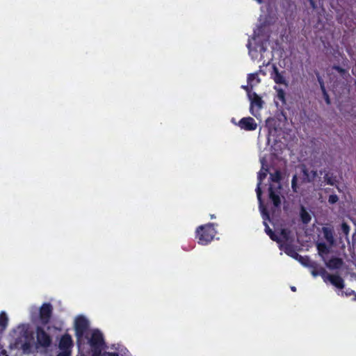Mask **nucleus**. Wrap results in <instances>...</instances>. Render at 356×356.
I'll return each mask as SVG.
<instances>
[{
    "mask_svg": "<svg viewBox=\"0 0 356 356\" xmlns=\"http://www.w3.org/2000/svg\"><path fill=\"white\" fill-rule=\"evenodd\" d=\"M270 184L268 188V196L271 202L266 206L270 213V219H267L274 227V231L280 239L275 241L278 244L279 249L289 256V215L287 213V202H284V211H282L281 197L284 198L282 194V187L280 184L282 174L280 170H276L275 173L270 174Z\"/></svg>",
    "mask_w": 356,
    "mask_h": 356,
    "instance_id": "1",
    "label": "nucleus"
},
{
    "mask_svg": "<svg viewBox=\"0 0 356 356\" xmlns=\"http://www.w3.org/2000/svg\"><path fill=\"white\" fill-rule=\"evenodd\" d=\"M277 94L274 102L277 110L273 118L266 120V127L269 134L275 136L273 148L276 154H282L284 150L288 149L289 145V130L286 129L287 111H289V104L287 102L286 93L279 86H274Z\"/></svg>",
    "mask_w": 356,
    "mask_h": 356,
    "instance_id": "2",
    "label": "nucleus"
},
{
    "mask_svg": "<svg viewBox=\"0 0 356 356\" xmlns=\"http://www.w3.org/2000/svg\"><path fill=\"white\" fill-rule=\"evenodd\" d=\"M268 172V169L265 168H264V166H262L261 169L258 172V182L256 188V193L259 204V211L263 218V224L265 227V232L272 241H280V239L277 237V234L275 232H273L272 229L270 228L269 225L267 223V219H270V213L268 207L264 204L265 202H264L262 200V191L261 188V185L262 184L263 180L266 177Z\"/></svg>",
    "mask_w": 356,
    "mask_h": 356,
    "instance_id": "3",
    "label": "nucleus"
},
{
    "mask_svg": "<svg viewBox=\"0 0 356 356\" xmlns=\"http://www.w3.org/2000/svg\"><path fill=\"white\" fill-rule=\"evenodd\" d=\"M14 332L17 334L14 342L9 345L10 350H22L25 354H29L32 350V343L34 340V332L31 330L29 325L22 324L17 326Z\"/></svg>",
    "mask_w": 356,
    "mask_h": 356,
    "instance_id": "4",
    "label": "nucleus"
},
{
    "mask_svg": "<svg viewBox=\"0 0 356 356\" xmlns=\"http://www.w3.org/2000/svg\"><path fill=\"white\" fill-rule=\"evenodd\" d=\"M89 322L87 318L83 316H80L76 318L74 323L75 337L76 339V345L79 351L85 349L86 340L88 341L89 336Z\"/></svg>",
    "mask_w": 356,
    "mask_h": 356,
    "instance_id": "5",
    "label": "nucleus"
},
{
    "mask_svg": "<svg viewBox=\"0 0 356 356\" xmlns=\"http://www.w3.org/2000/svg\"><path fill=\"white\" fill-rule=\"evenodd\" d=\"M214 223H207L197 227L195 238L199 244L206 245L213 241L217 232Z\"/></svg>",
    "mask_w": 356,
    "mask_h": 356,
    "instance_id": "6",
    "label": "nucleus"
},
{
    "mask_svg": "<svg viewBox=\"0 0 356 356\" xmlns=\"http://www.w3.org/2000/svg\"><path fill=\"white\" fill-rule=\"evenodd\" d=\"M301 172L302 175L298 178L296 175L293 177L291 181V186L295 192H298V188L299 182L300 183H308L312 181L317 175L316 171L312 170L311 173H309L305 166L301 167Z\"/></svg>",
    "mask_w": 356,
    "mask_h": 356,
    "instance_id": "7",
    "label": "nucleus"
},
{
    "mask_svg": "<svg viewBox=\"0 0 356 356\" xmlns=\"http://www.w3.org/2000/svg\"><path fill=\"white\" fill-rule=\"evenodd\" d=\"M37 347L49 348L52 343L51 335L44 330V327L37 326L35 329Z\"/></svg>",
    "mask_w": 356,
    "mask_h": 356,
    "instance_id": "8",
    "label": "nucleus"
},
{
    "mask_svg": "<svg viewBox=\"0 0 356 356\" xmlns=\"http://www.w3.org/2000/svg\"><path fill=\"white\" fill-rule=\"evenodd\" d=\"M53 314V307L51 303L45 302L42 305L39 309V318L42 325H45L50 321Z\"/></svg>",
    "mask_w": 356,
    "mask_h": 356,
    "instance_id": "9",
    "label": "nucleus"
},
{
    "mask_svg": "<svg viewBox=\"0 0 356 356\" xmlns=\"http://www.w3.org/2000/svg\"><path fill=\"white\" fill-rule=\"evenodd\" d=\"M73 346V340L69 334L66 333L60 337L58 343V348L60 351L68 352L70 355L72 356Z\"/></svg>",
    "mask_w": 356,
    "mask_h": 356,
    "instance_id": "10",
    "label": "nucleus"
},
{
    "mask_svg": "<svg viewBox=\"0 0 356 356\" xmlns=\"http://www.w3.org/2000/svg\"><path fill=\"white\" fill-rule=\"evenodd\" d=\"M323 281L325 282H330L333 286L337 287V289H342L344 288V281L338 275H331L327 273V274H325L323 272Z\"/></svg>",
    "mask_w": 356,
    "mask_h": 356,
    "instance_id": "11",
    "label": "nucleus"
},
{
    "mask_svg": "<svg viewBox=\"0 0 356 356\" xmlns=\"http://www.w3.org/2000/svg\"><path fill=\"white\" fill-rule=\"evenodd\" d=\"M241 129L251 131H254L257 128V124L251 117H245L241 118L236 124Z\"/></svg>",
    "mask_w": 356,
    "mask_h": 356,
    "instance_id": "12",
    "label": "nucleus"
},
{
    "mask_svg": "<svg viewBox=\"0 0 356 356\" xmlns=\"http://www.w3.org/2000/svg\"><path fill=\"white\" fill-rule=\"evenodd\" d=\"M264 101L261 97H259L256 92H253L252 97H250V113L256 116L254 113V108H256L258 111L260 110L263 107Z\"/></svg>",
    "mask_w": 356,
    "mask_h": 356,
    "instance_id": "13",
    "label": "nucleus"
},
{
    "mask_svg": "<svg viewBox=\"0 0 356 356\" xmlns=\"http://www.w3.org/2000/svg\"><path fill=\"white\" fill-rule=\"evenodd\" d=\"M325 266L330 270L339 269L343 265V261L338 257H332L329 259L323 258Z\"/></svg>",
    "mask_w": 356,
    "mask_h": 356,
    "instance_id": "14",
    "label": "nucleus"
},
{
    "mask_svg": "<svg viewBox=\"0 0 356 356\" xmlns=\"http://www.w3.org/2000/svg\"><path fill=\"white\" fill-rule=\"evenodd\" d=\"M270 77L274 80L277 84H284L287 86L283 72H280L278 68L273 65V71L270 73Z\"/></svg>",
    "mask_w": 356,
    "mask_h": 356,
    "instance_id": "15",
    "label": "nucleus"
},
{
    "mask_svg": "<svg viewBox=\"0 0 356 356\" xmlns=\"http://www.w3.org/2000/svg\"><path fill=\"white\" fill-rule=\"evenodd\" d=\"M8 324V318L5 312L0 313V334L6 330Z\"/></svg>",
    "mask_w": 356,
    "mask_h": 356,
    "instance_id": "16",
    "label": "nucleus"
},
{
    "mask_svg": "<svg viewBox=\"0 0 356 356\" xmlns=\"http://www.w3.org/2000/svg\"><path fill=\"white\" fill-rule=\"evenodd\" d=\"M323 232L324 234V237L326 241L330 244L333 245L334 242V236H333V231L332 229L329 227H323Z\"/></svg>",
    "mask_w": 356,
    "mask_h": 356,
    "instance_id": "17",
    "label": "nucleus"
},
{
    "mask_svg": "<svg viewBox=\"0 0 356 356\" xmlns=\"http://www.w3.org/2000/svg\"><path fill=\"white\" fill-rule=\"evenodd\" d=\"M317 249L320 256L323 258H326L325 255L327 254L330 252L329 248L324 243H320L317 244Z\"/></svg>",
    "mask_w": 356,
    "mask_h": 356,
    "instance_id": "18",
    "label": "nucleus"
},
{
    "mask_svg": "<svg viewBox=\"0 0 356 356\" xmlns=\"http://www.w3.org/2000/svg\"><path fill=\"white\" fill-rule=\"evenodd\" d=\"M300 216L302 222L304 224H307L311 220V215L305 210L302 206L300 208Z\"/></svg>",
    "mask_w": 356,
    "mask_h": 356,
    "instance_id": "19",
    "label": "nucleus"
},
{
    "mask_svg": "<svg viewBox=\"0 0 356 356\" xmlns=\"http://www.w3.org/2000/svg\"><path fill=\"white\" fill-rule=\"evenodd\" d=\"M254 81H256L257 83L260 82V79L258 76V74L257 73L249 74L248 76V79H247L248 85H250L251 87H252L253 82Z\"/></svg>",
    "mask_w": 356,
    "mask_h": 356,
    "instance_id": "20",
    "label": "nucleus"
},
{
    "mask_svg": "<svg viewBox=\"0 0 356 356\" xmlns=\"http://www.w3.org/2000/svg\"><path fill=\"white\" fill-rule=\"evenodd\" d=\"M323 272L325 273V274H327V270L325 268H320L319 269H315L314 268L312 271V275L314 277H316L318 275H320L323 279V276L324 275H323Z\"/></svg>",
    "mask_w": 356,
    "mask_h": 356,
    "instance_id": "21",
    "label": "nucleus"
},
{
    "mask_svg": "<svg viewBox=\"0 0 356 356\" xmlns=\"http://www.w3.org/2000/svg\"><path fill=\"white\" fill-rule=\"evenodd\" d=\"M325 181L329 185L334 186L335 185V180L330 176H329L328 174H326L324 177Z\"/></svg>",
    "mask_w": 356,
    "mask_h": 356,
    "instance_id": "22",
    "label": "nucleus"
},
{
    "mask_svg": "<svg viewBox=\"0 0 356 356\" xmlns=\"http://www.w3.org/2000/svg\"><path fill=\"white\" fill-rule=\"evenodd\" d=\"M316 77H317V80H318V81L319 83V85H320V87H321V90H324L325 89V84H324L323 79L321 78V76H320V74H319V73L318 72H316Z\"/></svg>",
    "mask_w": 356,
    "mask_h": 356,
    "instance_id": "23",
    "label": "nucleus"
},
{
    "mask_svg": "<svg viewBox=\"0 0 356 356\" xmlns=\"http://www.w3.org/2000/svg\"><path fill=\"white\" fill-rule=\"evenodd\" d=\"M341 230L346 236H348L350 232V227L346 222H343L341 225Z\"/></svg>",
    "mask_w": 356,
    "mask_h": 356,
    "instance_id": "24",
    "label": "nucleus"
},
{
    "mask_svg": "<svg viewBox=\"0 0 356 356\" xmlns=\"http://www.w3.org/2000/svg\"><path fill=\"white\" fill-rule=\"evenodd\" d=\"M339 197L337 195H331L329 197L328 202L330 204H334L338 202Z\"/></svg>",
    "mask_w": 356,
    "mask_h": 356,
    "instance_id": "25",
    "label": "nucleus"
},
{
    "mask_svg": "<svg viewBox=\"0 0 356 356\" xmlns=\"http://www.w3.org/2000/svg\"><path fill=\"white\" fill-rule=\"evenodd\" d=\"M321 91L323 95V97H324L326 104L328 105L330 104V99L329 95H328L326 90L325 89L324 90H321Z\"/></svg>",
    "mask_w": 356,
    "mask_h": 356,
    "instance_id": "26",
    "label": "nucleus"
},
{
    "mask_svg": "<svg viewBox=\"0 0 356 356\" xmlns=\"http://www.w3.org/2000/svg\"><path fill=\"white\" fill-rule=\"evenodd\" d=\"M0 356H9L7 351L3 349V346L0 345Z\"/></svg>",
    "mask_w": 356,
    "mask_h": 356,
    "instance_id": "27",
    "label": "nucleus"
},
{
    "mask_svg": "<svg viewBox=\"0 0 356 356\" xmlns=\"http://www.w3.org/2000/svg\"><path fill=\"white\" fill-rule=\"evenodd\" d=\"M104 356H119V355L117 353L106 352Z\"/></svg>",
    "mask_w": 356,
    "mask_h": 356,
    "instance_id": "28",
    "label": "nucleus"
},
{
    "mask_svg": "<svg viewBox=\"0 0 356 356\" xmlns=\"http://www.w3.org/2000/svg\"><path fill=\"white\" fill-rule=\"evenodd\" d=\"M333 68L341 74H343L345 72V70L339 66H334Z\"/></svg>",
    "mask_w": 356,
    "mask_h": 356,
    "instance_id": "29",
    "label": "nucleus"
},
{
    "mask_svg": "<svg viewBox=\"0 0 356 356\" xmlns=\"http://www.w3.org/2000/svg\"><path fill=\"white\" fill-rule=\"evenodd\" d=\"M56 356H70V353L66 351H60Z\"/></svg>",
    "mask_w": 356,
    "mask_h": 356,
    "instance_id": "30",
    "label": "nucleus"
},
{
    "mask_svg": "<svg viewBox=\"0 0 356 356\" xmlns=\"http://www.w3.org/2000/svg\"><path fill=\"white\" fill-rule=\"evenodd\" d=\"M310 4L313 8H315L314 2L313 0H309Z\"/></svg>",
    "mask_w": 356,
    "mask_h": 356,
    "instance_id": "31",
    "label": "nucleus"
},
{
    "mask_svg": "<svg viewBox=\"0 0 356 356\" xmlns=\"http://www.w3.org/2000/svg\"><path fill=\"white\" fill-rule=\"evenodd\" d=\"M291 290L293 291H296V289L295 286H291Z\"/></svg>",
    "mask_w": 356,
    "mask_h": 356,
    "instance_id": "32",
    "label": "nucleus"
},
{
    "mask_svg": "<svg viewBox=\"0 0 356 356\" xmlns=\"http://www.w3.org/2000/svg\"><path fill=\"white\" fill-rule=\"evenodd\" d=\"M210 217H211V219H213V218H216V216H215L213 214H211V215H210Z\"/></svg>",
    "mask_w": 356,
    "mask_h": 356,
    "instance_id": "33",
    "label": "nucleus"
},
{
    "mask_svg": "<svg viewBox=\"0 0 356 356\" xmlns=\"http://www.w3.org/2000/svg\"><path fill=\"white\" fill-rule=\"evenodd\" d=\"M243 88L244 89H245L246 90H248V86H243Z\"/></svg>",
    "mask_w": 356,
    "mask_h": 356,
    "instance_id": "34",
    "label": "nucleus"
}]
</instances>
